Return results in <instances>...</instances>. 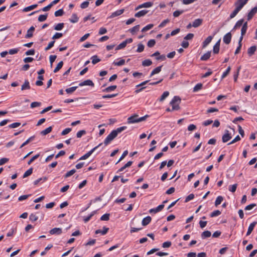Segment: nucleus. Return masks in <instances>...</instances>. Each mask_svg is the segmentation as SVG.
Segmentation results:
<instances>
[{"label":"nucleus","instance_id":"c03bdc74","mask_svg":"<svg viewBox=\"0 0 257 257\" xmlns=\"http://www.w3.org/2000/svg\"><path fill=\"white\" fill-rule=\"evenodd\" d=\"M125 63V60L124 59H120L119 61L118 62H115V61H114L113 64L115 65V66H122L123 65H124Z\"/></svg>","mask_w":257,"mask_h":257},{"label":"nucleus","instance_id":"20e7f679","mask_svg":"<svg viewBox=\"0 0 257 257\" xmlns=\"http://www.w3.org/2000/svg\"><path fill=\"white\" fill-rule=\"evenodd\" d=\"M247 2L248 0H237L234 4L235 8L240 11Z\"/></svg>","mask_w":257,"mask_h":257},{"label":"nucleus","instance_id":"39448f33","mask_svg":"<svg viewBox=\"0 0 257 257\" xmlns=\"http://www.w3.org/2000/svg\"><path fill=\"white\" fill-rule=\"evenodd\" d=\"M102 143L99 144L98 146H96L94 148H93L92 150H91L90 151L87 152L86 154L82 156L80 159L79 160H85L87 159L93 152L94 151L96 150L98 147H99L100 146L102 145Z\"/></svg>","mask_w":257,"mask_h":257},{"label":"nucleus","instance_id":"473e14b6","mask_svg":"<svg viewBox=\"0 0 257 257\" xmlns=\"http://www.w3.org/2000/svg\"><path fill=\"white\" fill-rule=\"evenodd\" d=\"M91 59L92 60V63L93 64H95L97 63L100 61V59L98 58L97 55H94L92 56Z\"/></svg>","mask_w":257,"mask_h":257},{"label":"nucleus","instance_id":"79ce46f5","mask_svg":"<svg viewBox=\"0 0 257 257\" xmlns=\"http://www.w3.org/2000/svg\"><path fill=\"white\" fill-rule=\"evenodd\" d=\"M78 86H73L72 87H70L68 88H67L65 91L68 94H70L73 93L74 91L76 90V89L77 88Z\"/></svg>","mask_w":257,"mask_h":257},{"label":"nucleus","instance_id":"4468645a","mask_svg":"<svg viewBox=\"0 0 257 257\" xmlns=\"http://www.w3.org/2000/svg\"><path fill=\"white\" fill-rule=\"evenodd\" d=\"M257 222L256 221H254L252 223H250L249 225V227L248 228V230L246 233V235H249L251 233L252 230L254 229V227H255V225L256 224Z\"/></svg>","mask_w":257,"mask_h":257},{"label":"nucleus","instance_id":"8fccbe9b","mask_svg":"<svg viewBox=\"0 0 257 257\" xmlns=\"http://www.w3.org/2000/svg\"><path fill=\"white\" fill-rule=\"evenodd\" d=\"M140 29V25H138L135 26V27H133L132 29L130 30V31L131 33H132L133 34H134L136 32H137Z\"/></svg>","mask_w":257,"mask_h":257},{"label":"nucleus","instance_id":"f8f14e48","mask_svg":"<svg viewBox=\"0 0 257 257\" xmlns=\"http://www.w3.org/2000/svg\"><path fill=\"white\" fill-rule=\"evenodd\" d=\"M164 205H163V204L160 205L156 208L151 209L149 210V212L150 213H156L161 211L164 208Z\"/></svg>","mask_w":257,"mask_h":257},{"label":"nucleus","instance_id":"9d476101","mask_svg":"<svg viewBox=\"0 0 257 257\" xmlns=\"http://www.w3.org/2000/svg\"><path fill=\"white\" fill-rule=\"evenodd\" d=\"M153 5V3L151 2H148L145 3L144 4H142L141 5H140L138 6L136 8V10H138L140 9L143 8H150Z\"/></svg>","mask_w":257,"mask_h":257},{"label":"nucleus","instance_id":"37998d69","mask_svg":"<svg viewBox=\"0 0 257 257\" xmlns=\"http://www.w3.org/2000/svg\"><path fill=\"white\" fill-rule=\"evenodd\" d=\"M63 14H64V11L62 9H59L58 11H56L54 13V15L56 17L62 16Z\"/></svg>","mask_w":257,"mask_h":257},{"label":"nucleus","instance_id":"13d9d810","mask_svg":"<svg viewBox=\"0 0 257 257\" xmlns=\"http://www.w3.org/2000/svg\"><path fill=\"white\" fill-rule=\"evenodd\" d=\"M237 185L236 184H233L232 185H230L229 187V189H228L231 192H234L236 190Z\"/></svg>","mask_w":257,"mask_h":257},{"label":"nucleus","instance_id":"3c124183","mask_svg":"<svg viewBox=\"0 0 257 257\" xmlns=\"http://www.w3.org/2000/svg\"><path fill=\"white\" fill-rule=\"evenodd\" d=\"M76 172V170L75 169H72L69 171H68L67 173L65 174L64 177L65 178H68L72 175H73Z\"/></svg>","mask_w":257,"mask_h":257},{"label":"nucleus","instance_id":"6ab92c4d","mask_svg":"<svg viewBox=\"0 0 257 257\" xmlns=\"http://www.w3.org/2000/svg\"><path fill=\"white\" fill-rule=\"evenodd\" d=\"M203 20L201 19H197L194 21L192 23V26L194 28H197L200 26L202 23Z\"/></svg>","mask_w":257,"mask_h":257},{"label":"nucleus","instance_id":"dca6fc26","mask_svg":"<svg viewBox=\"0 0 257 257\" xmlns=\"http://www.w3.org/2000/svg\"><path fill=\"white\" fill-rule=\"evenodd\" d=\"M213 37L211 36H208L203 42L202 48H205L212 41Z\"/></svg>","mask_w":257,"mask_h":257},{"label":"nucleus","instance_id":"c756f323","mask_svg":"<svg viewBox=\"0 0 257 257\" xmlns=\"http://www.w3.org/2000/svg\"><path fill=\"white\" fill-rule=\"evenodd\" d=\"M117 86L116 85H112L110 86H108L106 87L105 89H104L103 91L106 92H109L113 91L116 88Z\"/></svg>","mask_w":257,"mask_h":257},{"label":"nucleus","instance_id":"4d7b16f0","mask_svg":"<svg viewBox=\"0 0 257 257\" xmlns=\"http://www.w3.org/2000/svg\"><path fill=\"white\" fill-rule=\"evenodd\" d=\"M38 217L34 214H31L29 216L30 220L34 222L38 220Z\"/></svg>","mask_w":257,"mask_h":257},{"label":"nucleus","instance_id":"052dcab7","mask_svg":"<svg viewBox=\"0 0 257 257\" xmlns=\"http://www.w3.org/2000/svg\"><path fill=\"white\" fill-rule=\"evenodd\" d=\"M239 12L236 8L232 12V13L230 15V18L232 19L236 16V15Z\"/></svg>","mask_w":257,"mask_h":257},{"label":"nucleus","instance_id":"7c9ffc66","mask_svg":"<svg viewBox=\"0 0 257 257\" xmlns=\"http://www.w3.org/2000/svg\"><path fill=\"white\" fill-rule=\"evenodd\" d=\"M223 197L222 196H218L216 198V200L215 201V206H217L219 204H220L221 203L222 201H223Z\"/></svg>","mask_w":257,"mask_h":257},{"label":"nucleus","instance_id":"338daca9","mask_svg":"<svg viewBox=\"0 0 257 257\" xmlns=\"http://www.w3.org/2000/svg\"><path fill=\"white\" fill-rule=\"evenodd\" d=\"M41 105V103L40 102H36V101L33 102L31 104V107L33 108H34V107H39Z\"/></svg>","mask_w":257,"mask_h":257},{"label":"nucleus","instance_id":"09e8293b","mask_svg":"<svg viewBox=\"0 0 257 257\" xmlns=\"http://www.w3.org/2000/svg\"><path fill=\"white\" fill-rule=\"evenodd\" d=\"M231 70V67L228 66L226 71L222 74L221 76V79L224 78L229 73Z\"/></svg>","mask_w":257,"mask_h":257},{"label":"nucleus","instance_id":"680f3d73","mask_svg":"<svg viewBox=\"0 0 257 257\" xmlns=\"http://www.w3.org/2000/svg\"><path fill=\"white\" fill-rule=\"evenodd\" d=\"M184 13V11L183 10H181V11H179V10H177V11H175L174 13H173V16L174 17H179L181 14H182V13Z\"/></svg>","mask_w":257,"mask_h":257},{"label":"nucleus","instance_id":"a19ab883","mask_svg":"<svg viewBox=\"0 0 257 257\" xmlns=\"http://www.w3.org/2000/svg\"><path fill=\"white\" fill-rule=\"evenodd\" d=\"M153 27H154L153 24H149L142 29V32H145L151 29Z\"/></svg>","mask_w":257,"mask_h":257},{"label":"nucleus","instance_id":"f03ea898","mask_svg":"<svg viewBox=\"0 0 257 257\" xmlns=\"http://www.w3.org/2000/svg\"><path fill=\"white\" fill-rule=\"evenodd\" d=\"M181 99L178 96H175L170 102V104L172 106V110H178L180 109L179 104H180Z\"/></svg>","mask_w":257,"mask_h":257},{"label":"nucleus","instance_id":"412c9836","mask_svg":"<svg viewBox=\"0 0 257 257\" xmlns=\"http://www.w3.org/2000/svg\"><path fill=\"white\" fill-rule=\"evenodd\" d=\"M148 12V11L147 10H142L135 14V16L137 18H140L141 17L144 16L145 15L147 14Z\"/></svg>","mask_w":257,"mask_h":257},{"label":"nucleus","instance_id":"ea45409f","mask_svg":"<svg viewBox=\"0 0 257 257\" xmlns=\"http://www.w3.org/2000/svg\"><path fill=\"white\" fill-rule=\"evenodd\" d=\"M47 17H48L47 14H46L45 15H41L38 17V20L39 22H44L47 19Z\"/></svg>","mask_w":257,"mask_h":257},{"label":"nucleus","instance_id":"5fc2aeb1","mask_svg":"<svg viewBox=\"0 0 257 257\" xmlns=\"http://www.w3.org/2000/svg\"><path fill=\"white\" fill-rule=\"evenodd\" d=\"M47 180V178L46 177H44V178H39L38 179L35 180L34 182V184L35 185H37L39 182H40L41 181H43V182H44L46 180Z\"/></svg>","mask_w":257,"mask_h":257},{"label":"nucleus","instance_id":"c85d7f7f","mask_svg":"<svg viewBox=\"0 0 257 257\" xmlns=\"http://www.w3.org/2000/svg\"><path fill=\"white\" fill-rule=\"evenodd\" d=\"M52 126H49V127L46 128L45 130L41 131L40 134H41V135H42L43 136H45V135H47L48 134L50 133L52 131Z\"/></svg>","mask_w":257,"mask_h":257},{"label":"nucleus","instance_id":"a211bd4d","mask_svg":"<svg viewBox=\"0 0 257 257\" xmlns=\"http://www.w3.org/2000/svg\"><path fill=\"white\" fill-rule=\"evenodd\" d=\"M151 220H152L151 217L149 216H148L143 219V220L142 221V224L144 226H146V225H148L151 222Z\"/></svg>","mask_w":257,"mask_h":257},{"label":"nucleus","instance_id":"e433bc0d","mask_svg":"<svg viewBox=\"0 0 257 257\" xmlns=\"http://www.w3.org/2000/svg\"><path fill=\"white\" fill-rule=\"evenodd\" d=\"M243 19H240L239 21H238L235 24L233 28V29H236L241 27L243 24Z\"/></svg>","mask_w":257,"mask_h":257},{"label":"nucleus","instance_id":"cd10ccee","mask_svg":"<svg viewBox=\"0 0 257 257\" xmlns=\"http://www.w3.org/2000/svg\"><path fill=\"white\" fill-rule=\"evenodd\" d=\"M169 95V92L168 91H166L163 92L162 95L161 96L160 98H159L160 101H164L168 96Z\"/></svg>","mask_w":257,"mask_h":257},{"label":"nucleus","instance_id":"49530a36","mask_svg":"<svg viewBox=\"0 0 257 257\" xmlns=\"http://www.w3.org/2000/svg\"><path fill=\"white\" fill-rule=\"evenodd\" d=\"M202 84L200 83H198L193 88V91L197 92L198 90H200L202 88Z\"/></svg>","mask_w":257,"mask_h":257},{"label":"nucleus","instance_id":"0eeeda50","mask_svg":"<svg viewBox=\"0 0 257 257\" xmlns=\"http://www.w3.org/2000/svg\"><path fill=\"white\" fill-rule=\"evenodd\" d=\"M78 85L79 86H83L87 85L93 87L94 86V84L92 80L90 79H87L79 83Z\"/></svg>","mask_w":257,"mask_h":257},{"label":"nucleus","instance_id":"f704fd0d","mask_svg":"<svg viewBox=\"0 0 257 257\" xmlns=\"http://www.w3.org/2000/svg\"><path fill=\"white\" fill-rule=\"evenodd\" d=\"M35 138V136H32L27 140L21 146L20 148H22L23 147L28 144L30 142L32 141Z\"/></svg>","mask_w":257,"mask_h":257},{"label":"nucleus","instance_id":"7ed1b4c3","mask_svg":"<svg viewBox=\"0 0 257 257\" xmlns=\"http://www.w3.org/2000/svg\"><path fill=\"white\" fill-rule=\"evenodd\" d=\"M148 117V115H146L144 116L139 117L138 115L135 114L133 116L129 117L127 118V123H134L136 122H141L144 121L146 119V117Z\"/></svg>","mask_w":257,"mask_h":257},{"label":"nucleus","instance_id":"4be33fe9","mask_svg":"<svg viewBox=\"0 0 257 257\" xmlns=\"http://www.w3.org/2000/svg\"><path fill=\"white\" fill-rule=\"evenodd\" d=\"M30 89V83L28 80L25 81L24 83L22 85L21 90H24Z\"/></svg>","mask_w":257,"mask_h":257},{"label":"nucleus","instance_id":"4c0bfd02","mask_svg":"<svg viewBox=\"0 0 257 257\" xmlns=\"http://www.w3.org/2000/svg\"><path fill=\"white\" fill-rule=\"evenodd\" d=\"M33 173V168H31L26 171L23 175V178H26L31 175Z\"/></svg>","mask_w":257,"mask_h":257},{"label":"nucleus","instance_id":"c9c22d12","mask_svg":"<svg viewBox=\"0 0 257 257\" xmlns=\"http://www.w3.org/2000/svg\"><path fill=\"white\" fill-rule=\"evenodd\" d=\"M64 26V24L63 23H59L54 26V30L56 31L61 30Z\"/></svg>","mask_w":257,"mask_h":257},{"label":"nucleus","instance_id":"e2e57ef3","mask_svg":"<svg viewBox=\"0 0 257 257\" xmlns=\"http://www.w3.org/2000/svg\"><path fill=\"white\" fill-rule=\"evenodd\" d=\"M40 156V155L38 154H37L36 155H35L34 156H33L28 162V165H30L34 160H35L36 159H38L39 158V157Z\"/></svg>","mask_w":257,"mask_h":257},{"label":"nucleus","instance_id":"72a5a7b5","mask_svg":"<svg viewBox=\"0 0 257 257\" xmlns=\"http://www.w3.org/2000/svg\"><path fill=\"white\" fill-rule=\"evenodd\" d=\"M63 61H60L57 65V66L56 67V68L54 69L53 72L54 73H56L58 71H59L61 68L63 66Z\"/></svg>","mask_w":257,"mask_h":257},{"label":"nucleus","instance_id":"5701e85b","mask_svg":"<svg viewBox=\"0 0 257 257\" xmlns=\"http://www.w3.org/2000/svg\"><path fill=\"white\" fill-rule=\"evenodd\" d=\"M256 50V47L255 46H253L249 48L247 50V53L249 56H252Z\"/></svg>","mask_w":257,"mask_h":257},{"label":"nucleus","instance_id":"a878e982","mask_svg":"<svg viewBox=\"0 0 257 257\" xmlns=\"http://www.w3.org/2000/svg\"><path fill=\"white\" fill-rule=\"evenodd\" d=\"M211 55V51H208L207 53H205L200 58L202 61H206L210 57Z\"/></svg>","mask_w":257,"mask_h":257},{"label":"nucleus","instance_id":"bb28decb","mask_svg":"<svg viewBox=\"0 0 257 257\" xmlns=\"http://www.w3.org/2000/svg\"><path fill=\"white\" fill-rule=\"evenodd\" d=\"M37 6H38V5L37 4L31 5L30 6L25 8L23 9V11L25 12H27L30 11L32 10H34V9L36 8L37 7Z\"/></svg>","mask_w":257,"mask_h":257},{"label":"nucleus","instance_id":"ddd939ff","mask_svg":"<svg viewBox=\"0 0 257 257\" xmlns=\"http://www.w3.org/2000/svg\"><path fill=\"white\" fill-rule=\"evenodd\" d=\"M51 234L59 235L62 233V229L61 228H54L51 229L49 231Z\"/></svg>","mask_w":257,"mask_h":257},{"label":"nucleus","instance_id":"b1692460","mask_svg":"<svg viewBox=\"0 0 257 257\" xmlns=\"http://www.w3.org/2000/svg\"><path fill=\"white\" fill-rule=\"evenodd\" d=\"M162 67V66H158V67H156L155 69H154L151 73L150 77H151L154 75L159 73L161 71Z\"/></svg>","mask_w":257,"mask_h":257},{"label":"nucleus","instance_id":"2eb2a0df","mask_svg":"<svg viewBox=\"0 0 257 257\" xmlns=\"http://www.w3.org/2000/svg\"><path fill=\"white\" fill-rule=\"evenodd\" d=\"M109 230V228L104 226L102 230L97 229L95 231V234L101 233L102 235L106 234Z\"/></svg>","mask_w":257,"mask_h":257},{"label":"nucleus","instance_id":"f3484780","mask_svg":"<svg viewBox=\"0 0 257 257\" xmlns=\"http://www.w3.org/2000/svg\"><path fill=\"white\" fill-rule=\"evenodd\" d=\"M35 30V28L33 26L30 27V28L27 31V33L25 36L26 38H31L33 34V32Z\"/></svg>","mask_w":257,"mask_h":257},{"label":"nucleus","instance_id":"6e6d98bb","mask_svg":"<svg viewBox=\"0 0 257 257\" xmlns=\"http://www.w3.org/2000/svg\"><path fill=\"white\" fill-rule=\"evenodd\" d=\"M156 44V41L154 39H151L148 42L147 46L149 47H153Z\"/></svg>","mask_w":257,"mask_h":257},{"label":"nucleus","instance_id":"864d4df0","mask_svg":"<svg viewBox=\"0 0 257 257\" xmlns=\"http://www.w3.org/2000/svg\"><path fill=\"white\" fill-rule=\"evenodd\" d=\"M109 219V214L106 213L103 214L100 218V220L102 221H107Z\"/></svg>","mask_w":257,"mask_h":257},{"label":"nucleus","instance_id":"f257e3e1","mask_svg":"<svg viewBox=\"0 0 257 257\" xmlns=\"http://www.w3.org/2000/svg\"><path fill=\"white\" fill-rule=\"evenodd\" d=\"M126 128V126H123L113 130L106 138L104 141V144L105 146L108 145L114 138H115L119 133Z\"/></svg>","mask_w":257,"mask_h":257},{"label":"nucleus","instance_id":"9b49d317","mask_svg":"<svg viewBox=\"0 0 257 257\" xmlns=\"http://www.w3.org/2000/svg\"><path fill=\"white\" fill-rule=\"evenodd\" d=\"M225 132V134L222 137V140L223 143L227 142L231 138L230 135L229 134L228 131L226 130Z\"/></svg>","mask_w":257,"mask_h":257},{"label":"nucleus","instance_id":"de8ad7c7","mask_svg":"<svg viewBox=\"0 0 257 257\" xmlns=\"http://www.w3.org/2000/svg\"><path fill=\"white\" fill-rule=\"evenodd\" d=\"M95 213V211H93L88 216L84 217V219H83L84 221L85 222H87L91 219V218L94 215Z\"/></svg>","mask_w":257,"mask_h":257},{"label":"nucleus","instance_id":"423d86ee","mask_svg":"<svg viewBox=\"0 0 257 257\" xmlns=\"http://www.w3.org/2000/svg\"><path fill=\"white\" fill-rule=\"evenodd\" d=\"M133 42L132 38H128L123 41L122 43L119 44L116 48V50H120L124 48L126 46L127 44L131 43Z\"/></svg>","mask_w":257,"mask_h":257},{"label":"nucleus","instance_id":"58836bf2","mask_svg":"<svg viewBox=\"0 0 257 257\" xmlns=\"http://www.w3.org/2000/svg\"><path fill=\"white\" fill-rule=\"evenodd\" d=\"M152 64V62L150 59H146V60H145L144 61H143L142 62V65L143 66H145V67H146V66H149Z\"/></svg>","mask_w":257,"mask_h":257},{"label":"nucleus","instance_id":"774afa93","mask_svg":"<svg viewBox=\"0 0 257 257\" xmlns=\"http://www.w3.org/2000/svg\"><path fill=\"white\" fill-rule=\"evenodd\" d=\"M86 134V131L84 130H81L77 133L76 136L78 138H80L82 135Z\"/></svg>","mask_w":257,"mask_h":257},{"label":"nucleus","instance_id":"bf43d9fd","mask_svg":"<svg viewBox=\"0 0 257 257\" xmlns=\"http://www.w3.org/2000/svg\"><path fill=\"white\" fill-rule=\"evenodd\" d=\"M63 36V34L61 33H56L52 37L53 39H59Z\"/></svg>","mask_w":257,"mask_h":257},{"label":"nucleus","instance_id":"aec40b11","mask_svg":"<svg viewBox=\"0 0 257 257\" xmlns=\"http://www.w3.org/2000/svg\"><path fill=\"white\" fill-rule=\"evenodd\" d=\"M124 10V9H121L117 10L111 14V15L110 16V18H114L118 16L121 15L123 12Z\"/></svg>","mask_w":257,"mask_h":257},{"label":"nucleus","instance_id":"603ef678","mask_svg":"<svg viewBox=\"0 0 257 257\" xmlns=\"http://www.w3.org/2000/svg\"><path fill=\"white\" fill-rule=\"evenodd\" d=\"M240 69H241V67L240 66L238 67L237 68L236 72L233 75V79H234V80L235 82H236L237 81L238 76L239 74V72Z\"/></svg>","mask_w":257,"mask_h":257},{"label":"nucleus","instance_id":"0e129e2a","mask_svg":"<svg viewBox=\"0 0 257 257\" xmlns=\"http://www.w3.org/2000/svg\"><path fill=\"white\" fill-rule=\"evenodd\" d=\"M89 4V2L85 1L80 5V8L83 9H85L88 7Z\"/></svg>","mask_w":257,"mask_h":257},{"label":"nucleus","instance_id":"393cba45","mask_svg":"<svg viewBox=\"0 0 257 257\" xmlns=\"http://www.w3.org/2000/svg\"><path fill=\"white\" fill-rule=\"evenodd\" d=\"M78 20L79 18L77 15L74 13L72 15L71 18L69 19V21L71 23H76L78 21Z\"/></svg>","mask_w":257,"mask_h":257},{"label":"nucleus","instance_id":"6e6552de","mask_svg":"<svg viewBox=\"0 0 257 257\" xmlns=\"http://www.w3.org/2000/svg\"><path fill=\"white\" fill-rule=\"evenodd\" d=\"M257 13V7H254L251 10V11L248 13L247 16V19L248 21L250 20L253 16Z\"/></svg>","mask_w":257,"mask_h":257},{"label":"nucleus","instance_id":"a18cd8bd","mask_svg":"<svg viewBox=\"0 0 257 257\" xmlns=\"http://www.w3.org/2000/svg\"><path fill=\"white\" fill-rule=\"evenodd\" d=\"M220 214L221 212L218 210H216L211 212V214H210V216L211 217H214L220 215Z\"/></svg>","mask_w":257,"mask_h":257},{"label":"nucleus","instance_id":"2f4dec72","mask_svg":"<svg viewBox=\"0 0 257 257\" xmlns=\"http://www.w3.org/2000/svg\"><path fill=\"white\" fill-rule=\"evenodd\" d=\"M211 233L210 231H208V230L205 231L203 232L201 234V237L202 239H204V238L210 237L211 236Z\"/></svg>","mask_w":257,"mask_h":257},{"label":"nucleus","instance_id":"1a4fd4ad","mask_svg":"<svg viewBox=\"0 0 257 257\" xmlns=\"http://www.w3.org/2000/svg\"><path fill=\"white\" fill-rule=\"evenodd\" d=\"M231 40V34L230 32H228L225 35L223 38V41L226 44H229L230 43Z\"/></svg>","mask_w":257,"mask_h":257},{"label":"nucleus","instance_id":"69168bd1","mask_svg":"<svg viewBox=\"0 0 257 257\" xmlns=\"http://www.w3.org/2000/svg\"><path fill=\"white\" fill-rule=\"evenodd\" d=\"M144 45H143L142 44H138V49L137 50V52H142L144 51Z\"/></svg>","mask_w":257,"mask_h":257}]
</instances>
